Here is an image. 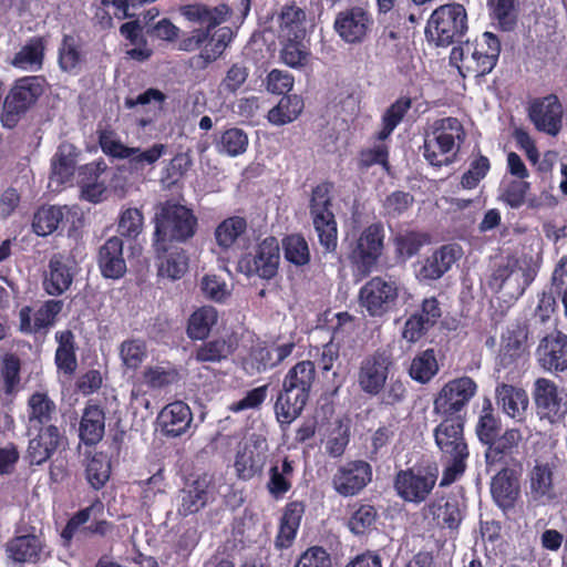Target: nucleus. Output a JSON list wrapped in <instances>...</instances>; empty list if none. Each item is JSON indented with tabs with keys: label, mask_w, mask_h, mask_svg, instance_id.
I'll return each mask as SVG.
<instances>
[{
	"label": "nucleus",
	"mask_w": 567,
	"mask_h": 567,
	"mask_svg": "<svg viewBox=\"0 0 567 567\" xmlns=\"http://www.w3.org/2000/svg\"><path fill=\"white\" fill-rule=\"evenodd\" d=\"M391 364V358L383 352L364 358L357 377L360 390L369 395L380 394L386 384Z\"/></svg>",
	"instance_id": "obj_19"
},
{
	"label": "nucleus",
	"mask_w": 567,
	"mask_h": 567,
	"mask_svg": "<svg viewBox=\"0 0 567 567\" xmlns=\"http://www.w3.org/2000/svg\"><path fill=\"white\" fill-rule=\"evenodd\" d=\"M63 302L61 300H47L37 310L25 306L19 311V329L27 334L47 331L55 322L56 316L61 312Z\"/></svg>",
	"instance_id": "obj_25"
},
{
	"label": "nucleus",
	"mask_w": 567,
	"mask_h": 567,
	"mask_svg": "<svg viewBox=\"0 0 567 567\" xmlns=\"http://www.w3.org/2000/svg\"><path fill=\"white\" fill-rule=\"evenodd\" d=\"M533 399L540 420L550 424L561 422L567 414V392L553 380L538 378L533 384Z\"/></svg>",
	"instance_id": "obj_10"
},
{
	"label": "nucleus",
	"mask_w": 567,
	"mask_h": 567,
	"mask_svg": "<svg viewBox=\"0 0 567 567\" xmlns=\"http://www.w3.org/2000/svg\"><path fill=\"white\" fill-rule=\"evenodd\" d=\"M55 339L59 343L55 351V363L59 370L71 374L76 369V357L74 352L73 334L71 331L56 332Z\"/></svg>",
	"instance_id": "obj_51"
},
{
	"label": "nucleus",
	"mask_w": 567,
	"mask_h": 567,
	"mask_svg": "<svg viewBox=\"0 0 567 567\" xmlns=\"http://www.w3.org/2000/svg\"><path fill=\"white\" fill-rule=\"evenodd\" d=\"M280 41V61L291 69H301L306 66L311 58V52L305 39L279 40Z\"/></svg>",
	"instance_id": "obj_45"
},
{
	"label": "nucleus",
	"mask_w": 567,
	"mask_h": 567,
	"mask_svg": "<svg viewBox=\"0 0 567 567\" xmlns=\"http://www.w3.org/2000/svg\"><path fill=\"white\" fill-rule=\"evenodd\" d=\"M29 437L28 457L32 464L41 465L56 452L63 444L64 435L56 425L37 426L27 429Z\"/></svg>",
	"instance_id": "obj_22"
},
{
	"label": "nucleus",
	"mask_w": 567,
	"mask_h": 567,
	"mask_svg": "<svg viewBox=\"0 0 567 567\" xmlns=\"http://www.w3.org/2000/svg\"><path fill=\"white\" fill-rule=\"evenodd\" d=\"M466 136L463 124L455 117L436 120L424 141L423 155L432 166L450 165L455 161Z\"/></svg>",
	"instance_id": "obj_2"
},
{
	"label": "nucleus",
	"mask_w": 567,
	"mask_h": 567,
	"mask_svg": "<svg viewBox=\"0 0 567 567\" xmlns=\"http://www.w3.org/2000/svg\"><path fill=\"white\" fill-rule=\"evenodd\" d=\"M462 249L457 245H445L427 257L416 269L420 281H430L441 278L452 265L461 257Z\"/></svg>",
	"instance_id": "obj_28"
},
{
	"label": "nucleus",
	"mask_w": 567,
	"mask_h": 567,
	"mask_svg": "<svg viewBox=\"0 0 567 567\" xmlns=\"http://www.w3.org/2000/svg\"><path fill=\"white\" fill-rule=\"evenodd\" d=\"M467 13L458 3L444 4L436 8L425 28L429 42L437 47H447L458 42L466 33Z\"/></svg>",
	"instance_id": "obj_4"
},
{
	"label": "nucleus",
	"mask_w": 567,
	"mask_h": 567,
	"mask_svg": "<svg viewBox=\"0 0 567 567\" xmlns=\"http://www.w3.org/2000/svg\"><path fill=\"white\" fill-rule=\"evenodd\" d=\"M269 457L267 440L251 434L240 442L234 456V470L238 480L250 481L262 474Z\"/></svg>",
	"instance_id": "obj_9"
},
{
	"label": "nucleus",
	"mask_w": 567,
	"mask_h": 567,
	"mask_svg": "<svg viewBox=\"0 0 567 567\" xmlns=\"http://www.w3.org/2000/svg\"><path fill=\"white\" fill-rule=\"evenodd\" d=\"M105 414L96 404H89L83 410L79 426V437L85 445L97 444L104 435Z\"/></svg>",
	"instance_id": "obj_39"
},
{
	"label": "nucleus",
	"mask_w": 567,
	"mask_h": 567,
	"mask_svg": "<svg viewBox=\"0 0 567 567\" xmlns=\"http://www.w3.org/2000/svg\"><path fill=\"white\" fill-rule=\"evenodd\" d=\"M197 218L193 210L173 202L161 204L155 214L154 247L163 249L167 241L184 243L194 237Z\"/></svg>",
	"instance_id": "obj_3"
},
{
	"label": "nucleus",
	"mask_w": 567,
	"mask_h": 567,
	"mask_svg": "<svg viewBox=\"0 0 567 567\" xmlns=\"http://www.w3.org/2000/svg\"><path fill=\"white\" fill-rule=\"evenodd\" d=\"M331 186L320 184L312 190L310 215L319 243L327 252L336 250L338 245V228L334 214L331 210Z\"/></svg>",
	"instance_id": "obj_7"
},
{
	"label": "nucleus",
	"mask_w": 567,
	"mask_h": 567,
	"mask_svg": "<svg viewBox=\"0 0 567 567\" xmlns=\"http://www.w3.org/2000/svg\"><path fill=\"white\" fill-rule=\"evenodd\" d=\"M286 259L296 265L303 266L310 260V251L306 239L300 235H290L282 241Z\"/></svg>",
	"instance_id": "obj_60"
},
{
	"label": "nucleus",
	"mask_w": 567,
	"mask_h": 567,
	"mask_svg": "<svg viewBox=\"0 0 567 567\" xmlns=\"http://www.w3.org/2000/svg\"><path fill=\"white\" fill-rule=\"evenodd\" d=\"M502 403L503 412L515 420L523 422L529 406V398L525 389L511 384H502L498 388V404Z\"/></svg>",
	"instance_id": "obj_38"
},
{
	"label": "nucleus",
	"mask_w": 567,
	"mask_h": 567,
	"mask_svg": "<svg viewBox=\"0 0 567 567\" xmlns=\"http://www.w3.org/2000/svg\"><path fill=\"white\" fill-rule=\"evenodd\" d=\"M496 37L486 31L476 40L475 47L466 43L465 47H454L450 54L451 64L455 65L461 75L465 76L463 69L476 72L480 78L491 73L496 65Z\"/></svg>",
	"instance_id": "obj_6"
},
{
	"label": "nucleus",
	"mask_w": 567,
	"mask_h": 567,
	"mask_svg": "<svg viewBox=\"0 0 567 567\" xmlns=\"http://www.w3.org/2000/svg\"><path fill=\"white\" fill-rule=\"evenodd\" d=\"M246 220L241 217H230L218 225L215 230L217 244L224 248L230 247L246 230Z\"/></svg>",
	"instance_id": "obj_61"
},
{
	"label": "nucleus",
	"mask_w": 567,
	"mask_h": 567,
	"mask_svg": "<svg viewBox=\"0 0 567 567\" xmlns=\"http://www.w3.org/2000/svg\"><path fill=\"white\" fill-rule=\"evenodd\" d=\"M86 480L90 485L100 489L110 478L111 464L106 455L96 453L92 455L86 463Z\"/></svg>",
	"instance_id": "obj_57"
},
{
	"label": "nucleus",
	"mask_w": 567,
	"mask_h": 567,
	"mask_svg": "<svg viewBox=\"0 0 567 567\" xmlns=\"http://www.w3.org/2000/svg\"><path fill=\"white\" fill-rule=\"evenodd\" d=\"M157 257L158 275L172 280L179 279L188 268V257L183 248H168L164 244L163 249L154 247Z\"/></svg>",
	"instance_id": "obj_37"
},
{
	"label": "nucleus",
	"mask_w": 567,
	"mask_h": 567,
	"mask_svg": "<svg viewBox=\"0 0 567 567\" xmlns=\"http://www.w3.org/2000/svg\"><path fill=\"white\" fill-rule=\"evenodd\" d=\"M248 147L247 134L237 127L226 130L216 144V148L220 154L236 157L246 152Z\"/></svg>",
	"instance_id": "obj_56"
},
{
	"label": "nucleus",
	"mask_w": 567,
	"mask_h": 567,
	"mask_svg": "<svg viewBox=\"0 0 567 567\" xmlns=\"http://www.w3.org/2000/svg\"><path fill=\"white\" fill-rule=\"evenodd\" d=\"M58 420L56 405L43 392L33 393L28 400L25 426L37 431V426L55 425Z\"/></svg>",
	"instance_id": "obj_33"
},
{
	"label": "nucleus",
	"mask_w": 567,
	"mask_h": 567,
	"mask_svg": "<svg viewBox=\"0 0 567 567\" xmlns=\"http://www.w3.org/2000/svg\"><path fill=\"white\" fill-rule=\"evenodd\" d=\"M41 540L33 535L19 536L7 545L9 558L19 564H34L40 559Z\"/></svg>",
	"instance_id": "obj_42"
},
{
	"label": "nucleus",
	"mask_w": 567,
	"mask_h": 567,
	"mask_svg": "<svg viewBox=\"0 0 567 567\" xmlns=\"http://www.w3.org/2000/svg\"><path fill=\"white\" fill-rule=\"evenodd\" d=\"M553 470L549 464H536L530 472V491L535 498L555 497Z\"/></svg>",
	"instance_id": "obj_53"
},
{
	"label": "nucleus",
	"mask_w": 567,
	"mask_h": 567,
	"mask_svg": "<svg viewBox=\"0 0 567 567\" xmlns=\"http://www.w3.org/2000/svg\"><path fill=\"white\" fill-rule=\"evenodd\" d=\"M64 212H69L66 207H41L34 214L32 227L37 235L48 236L54 233L64 218Z\"/></svg>",
	"instance_id": "obj_49"
},
{
	"label": "nucleus",
	"mask_w": 567,
	"mask_h": 567,
	"mask_svg": "<svg viewBox=\"0 0 567 567\" xmlns=\"http://www.w3.org/2000/svg\"><path fill=\"white\" fill-rule=\"evenodd\" d=\"M527 115L538 132L549 136H557L563 128L564 110L556 94L533 99Z\"/></svg>",
	"instance_id": "obj_16"
},
{
	"label": "nucleus",
	"mask_w": 567,
	"mask_h": 567,
	"mask_svg": "<svg viewBox=\"0 0 567 567\" xmlns=\"http://www.w3.org/2000/svg\"><path fill=\"white\" fill-rule=\"evenodd\" d=\"M439 371L434 350L427 349L417 354L411 362L410 375L420 383L429 382Z\"/></svg>",
	"instance_id": "obj_55"
},
{
	"label": "nucleus",
	"mask_w": 567,
	"mask_h": 567,
	"mask_svg": "<svg viewBox=\"0 0 567 567\" xmlns=\"http://www.w3.org/2000/svg\"><path fill=\"white\" fill-rule=\"evenodd\" d=\"M460 416H446L434 430L435 443L444 455H468Z\"/></svg>",
	"instance_id": "obj_27"
},
{
	"label": "nucleus",
	"mask_w": 567,
	"mask_h": 567,
	"mask_svg": "<svg viewBox=\"0 0 567 567\" xmlns=\"http://www.w3.org/2000/svg\"><path fill=\"white\" fill-rule=\"evenodd\" d=\"M477 384L470 377L449 381L434 399V412L444 416H454L465 409L475 395Z\"/></svg>",
	"instance_id": "obj_14"
},
{
	"label": "nucleus",
	"mask_w": 567,
	"mask_h": 567,
	"mask_svg": "<svg viewBox=\"0 0 567 567\" xmlns=\"http://www.w3.org/2000/svg\"><path fill=\"white\" fill-rule=\"evenodd\" d=\"M528 328L526 324L515 323L507 328L502 336V346L498 350L502 367H507L522 358L528 349Z\"/></svg>",
	"instance_id": "obj_30"
},
{
	"label": "nucleus",
	"mask_w": 567,
	"mask_h": 567,
	"mask_svg": "<svg viewBox=\"0 0 567 567\" xmlns=\"http://www.w3.org/2000/svg\"><path fill=\"white\" fill-rule=\"evenodd\" d=\"M97 262L105 278H121L126 271L122 239L115 236L107 239L99 250Z\"/></svg>",
	"instance_id": "obj_34"
},
{
	"label": "nucleus",
	"mask_w": 567,
	"mask_h": 567,
	"mask_svg": "<svg viewBox=\"0 0 567 567\" xmlns=\"http://www.w3.org/2000/svg\"><path fill=\"white\" fill-rule=\"evenodd\" d=\"M302 514L303 507L300 503H291L286 507L276 537L277 547L287 548L291 545L299 528Z\"/></svg>",
	"instance_id": "obj_44"
},
{
	"label": "nucleus",
	"mask_w": 567,
	"mask_h": 567,
	"mask_svg": "<svg viewBox=\"0 0 567 567\" xmlns=\"http://www.w3.org/2000/svg\"><path fill=\"white\" fill-rule=\"evenodd\" d=\"M377 519V511L373 506L368 504H361L359 507L352 513L348 526L350 530L360 535L370 529Z\"/></svg>",
	"instance_id": "obj_64"
},
{
	"label": "nucleus",
	"mask_w": 567,
	"mask_h": 567,
	"mask_svg": "<svg viewBox=\"0 0 567 567\" xmlns=\"http://www.w3.org/2000/svg\"><path fill=\"white\" fill-rule=\"evenodd\" d=\"M316 379L315 364L301 361L288 370L282 381V390L275 404L277 420L290 424L302 412Z\"/></svg>",
	"instance_id": "obj_1"
},
{
	"label": "nucleus",
	"mask_w": 567,
	"mask_h": 567,
	"mask_svg": "<svg viewBox=\"0 0 567 567\" xmlns=\"http://www.w3.org/2000/svg\"><path fill=\"white\" fill-rule=\"evenodd\" d=\"M399 291L395 280L373 277L360 289V305L370 316L382 317L394 306Z\"/></svg>",
	"instance_id": "obj_13"
},
{
	"label": "nucleus",
	"mask_w": 567,
	"mask_h": 567,
	"mask_svg": "<svg viewBox=\"0 0 567 567\" xmlns=\"http://www.w3.org/2000/svg\"><path fill=\"white\" fill-rule=\"evenodd\" d=\"M47 41L42 37L30 38L13 55L11 65L24 71L37 72L42 69Z\"/></svg>",
	"instance_id": "obj_36"
},
{
	"label": "nucleus",
	"mask_w": 567,
	"mask_h": 567,
	"mask_svg": "<svg viewBox=\"0 0 567 567\" xmlns=\"http://www.w3.org/2000/svg\"><path fill=\"white\" fill-rule=\"evenodd\" d=\"M99 143L103 153L107 156L126 159L130 171L134 173H141L147 166H153L167 151V146L161 143H155L146 150L130 147L111 128L100 131Z\"/></svg>",
	"instance_id": "obj_5"
},
{
	"label": "nucleus",
	"mask_w": 567,
	"mask_h": 567,
	"mask_svg": "<svg viewBox=\"0 0 567 567\" xmlns=\"http://www.w3.org/2000/svg\"><path fill=\"white\" fill-rule=\"evenodd\" d=\"M425 516L432 517L436 525L455 529L462 522L463 514L456 499L433 502L424 508Z\"/></svg>",
	"instance_id": "obj_43"
},
{
	"label": "nucleus",
	"mask_w": 567,
	"mask_h": 567,
	"mask_svg": "<svg viewBox=\"0 0 567 567\" xmlns=\"http://www.w3.org/2000/svg\"><path fill=\"white\" fill-rule=\"evenodd\" d=\"M523 464L511 457L498 470V507L506 512L514 508L520 498Z\"/></svg>",
	"instance_id": "obj_23"
},
{
	"label": "nucleus",
	"mask_w": 567,
	"mask_h": 567,
	"mask_svg": "<svg viewBox=\"0 0 567 567\" xmlns=\"http://www.w3.org/2000/svg\"><path fill=\"white\" fill-rule=\"evenodd\" d=\"M539 365L549 372L567 369V336L556 331L544 337L537 348Z\"/></svg>",
	"instance_id": "obj_26"
},
{
	"label": "nucleus",
	"mask_w": 567,
	"mask_h": 567,
	"mask_svg": "<svg viewBox=\"0 0 567 567\" xmlns=\"http://www.w3.org/2000/svg\"><path fill=\"white\" fill-rule=\"evenodd\" d=\"M437 477L439 470L435 465L401 470L395 474L394 489L404 502L421 504L432 493Z\"/></svg>",
	"instance_id": "obj_8"
},
{
	"label": "nucleus",
	"mask_w": 567,
	"mask_h": 567,
	"mask_svg": "<svg viewBox=\"0 0 567 567\" xmlns=\"http://www.w3.org/2000/svg\"><path fill=\"white\" fill-rule=\"evenodd\" d=\"M476 434L480 442L486 447L485 458L488 466L496 463V417L489 398H484L480 417L476 424Z\"/></svg>",
	"instance_id": "obj_32"
},
{
	"label": "nucleus",
	"mask_w": 567,
	"mask_h": 567,
	"mask_svg": "<svg viewBox=\"0 0 567 567\" xmlns=\"http://www.w3.org/2000/svg\"><path fill=\"white\" fill-rule=\"evenodd\" d=\"M235 350V343L229 339H215L200 344L196 352L195 359L198 362H220L228 358Z\"/></svg>",
	"instance_id": "obj_52"
},
{
	"label": "nucleus",
	"mask_w": 567,
	"mask_h": 567,
	"mask_svg": "<svg viewBox=\"0 0 567 567\" xmlns=\"http://www.w3.org/2000/svg\"><path fill=\"white\" fill-rule=\"evenodd\" d=\"M157 421L165 435L176 437L188 430L193 415L186 403L176 401L169 403L159 412Z\"/></svg>",
	"instance_id": "obj_31"
},
{
	"label": "nucleus",
	"mask_w": 567,
	"mask_h": 567,
	"mask_svg": "<svg viewBox=\"0 0 567 567\" xmlns=\"http://www.w3.org/2000/svg\"><path fill=\"white\" fill-rule=\"evenodd\" d=\"M535 274L529 268L518 266V260L498 267V311L511 308L525 289L533 282Z\"/></svg>",
	"instance_id": "obj_12"
},
{
	"label": "nucleus",
	"mask_w": 567,
	"mask_h": 567,
	"mask_svg": "<svg viewBox=\"0 0 567 567\" xmlns=\"http://www.w3.org/2000/svg\"><path fill=\"white\" fill-rule=\"evenodd\" d=\"M410 107L409 99H400L385 111L382 117V130L378 135L379 140L383 141L390 136Z\"/></svg>",
	"instance_id": "obj_62"
},
{
	"label": "nucleus",
	"mask_w": 567,
	"mask_h": 567,
	"mask_svg": "<svg viewBox=\"0 0 567 567\" xmlns=\"http://www.w3.org/2000/svg\"><path fill=\"white\" fill-rule=\"evenodd\" d=\"M142 379L147 386L161 389L175 383L178 380V372L171 363L162 362L146 367Z\"/></svg>",
	"instance_id": "obj_54"
},
{
	"label": "nucleus",
	"mask_w": 567,
	"mask_h": 567,
	"mask_svg": "<svg viewBox=\"0 0 567 567\" xmlns=\"http://www.w3.org/2000/svg\"><path fill=\"white\" fill-rule=\"evenodd\" d=\"M372 466L362 460L347 462L332 476L333 489L341 496L358 495L372 481Z\"/></svg>",
	"instance_id": "obj_17"
},
{
	"label": "nucleus",
	"mask_w": 567,
	"mask_h": 567,
	"mask_svg": "<svg viewBox=\"0 0 567 567\" xmlns=\"http://www.w3.org/2000/svg\"><path fill=\"white\" fill-rule=\"evenodd\" d=\"M178 11L188 22L199 24V29H207L208 34L214 28L224 22L229 14L226 4L209 7L204 3H190L181 6Z\"/></svg>",
	"instance_id": "obj_29"
},
{
	"label": "nucleus",
	"mask_w": 567,
	"mask_h": 567,
	"mask_svg": "<svg viewBox=\"0 0 567 567\" xmlns=\"http://www.w3.org/2000/svg\"><path fill=\"white\" fill-rule=\"evenodd\" d=\"M212 477L203 474L187 481L176 497L177 514L186 517L198 513L208 502Z\"/></svg>",
	"instance_id": "obj_24"
},
{
	"label": "nucleus",
	"mask_w": 567,
	"mask_h": 567,
	"mask_svg": "<svg viewBox=\"0 0 567 567\" xmlns=\"http://www.w3.org/2000/svg\"><path fill=\"white\" fill-rule=\"evenodd\" d=\"M292 463L285 458L280 464L274 463L269 468L267 489L275 498H281L291 488Z\"/></svg>",
	"instance_id": "obj_46"
},
{
	"label": "nucleus",
	"mask_w": 567,
	"mask_h": 567,
	"mask_svg": "<svg viewBox=\"0 0 567 567\" xmlns=\"http://www.w3.org/2000/svg\"><path fill=\"white\" fill-rule=\"evenodd\" d=\"M72 144H61L52 158L49 188L58 192L62 185L70 182L76 163V152Z\"/></svg>",
	"instance_id": "obj_35"
},
{
	"label": "nucleus",
	"mask_w": 567,
	"mask_h": 567,
	"mask_svg": "<svg viewBox=\"0 0 567 567\" xmlns=\"http://www.w3.org/2000/svg\"><path fill=\"white\" fill-rule=\"evenodd\" d=\"M146 357V343L141 339H127L120 346V358L127 369L136 370Z\"/></svg>",
	"instance_id": "obj_59"
},
{
	"label": "nucleus",
	"mask_w": 567,
	"mask_h": 567,
	"mask_svg": "<svg viewBox=\"0 0 567 567\" xmlns=\"http://www.w3.org/2000/svg\"><path fill=\"white\" fill-rule=\"evenodd\" d=\"M43 93V80L39 76H24L16 81L3 103L2 123L13 127L23 114Z\"/></svg>",
	"instance_id": "obj_11"
},
{
	"label": "nucleus",
	"mask_w": 567,
	"mask_h": 567,
	"mask_svg": "<svg viewBox=\"0 0 567 567\" xmlns=\"http://www.w3.org/2000/svg\"><path fill=\"white\" fill-rule=\"evenodd\" d=\"M280 260L279 244L275 237L265 238L254 254H247L238 261V269L246 276L270 279L276 276Z\"/></svg>",
	"instance_id": "obj_15"
},
{
	"label": "nucleus",
	"mask_w": 567,
	"mask_h": 567,
	"mask_svg": "<svg viewBox=\"0 0 567 567\" xmlns=\"http://www.w3.org/2000/svg\"><path fill=\"white\" fill-rule=\"evenodd\" d=\"M143 226L142 212L137 208H127L120 216L117 230L124 237L136 238L142 233Z\"/></svg>",
	"instance_id": "obj_63"
},
{
	"label": "nucleus",
	"mask_w": 567,
	"mask_h": 567,
	"mask_svg": "<svg viewBox=\"0 0 567 567\" xmlns=\"http://www.w3.org/2000/svg\"><path fill=\"white\" fill-rule=\"evenodd\" d=\"M218 313L214 307L205 306L192 313L188 320L187 334L190 339H205L217 323Z\"/></svg>",
	"instance_id": "obj_47"
},
{
	"label": "nucleus",
	"mask_w": 567,
	"mask_h": 567,
	"mask_svg": "<svg viewBox=\"0 0 567 567\" xmlns=\"http://www.w3.org/2000/svg\"><path fill=\"white\" fill-rule=\"evenodd\" d=\"M76 272V261L70 254H53L43 280L44 290L50 296H61L71 287Z\"/></svg>",
	"instance_id": "obj_20"
},
{
	"label": "nucleus",
	"mask_w": 567,
	"mask_h": 567,
	"mask_svg": "<svg viewBox=\"0 0 567 567\" xmlns=\"http://www.w3.org/2000/svg\"><path fill=\"white\" fill-rule=\"evenodd\" d=\"M303 109V102L298 95L284 96L268 112V121L274 125H285L295 121Z\"/></svg>",
	"instance_id": "obj_48"
},
{
	"label": "nucleus",
	"mask_w": 567,
	"mask_h": 567,
	"mask_svg": "<svg viewBox=\"0 0 567 567\" xmlns=\"http://www.w3.org/2000/svg\"><path fill=\"white\" fill-rule=\"evenodd\" d=\"M59 66L62 71L79 74L86 62V52L80 39L64 35L59 48Z\"/></svg>",
	"instance_id": "obj_40"
},
{
	"label": "nucleus",
	"mask_w": 567,
	"mask_h": 567,
	"mask_svg": "<svg viewBox=\"0 0 567 567\" xmlns=\"http://www.w3.org/2000/svg\"><path fill=\"white\" fill-rule=\"evenodd\" d=\"M383 237L382 225L372 224L368 226L357 239L351 250L350 258L364 274L371 271V268L381 256Z\"/></svg>",
	"instance_id": "obj_21"
},
{
	"label": "nucleus",
	"mask_w": 567,
	"mask_h": 567,
	"mask_svg": "<svg viewBox=\"0 0 567 567\" xmlns=\"http://www.w3.org/2000/svg\"><path fill=\"white\" fill-rule=\"evenodd\" d=\"M372 25L371 14L361 7H352L339 12L333 23L337 34L348 44L362 43Z\"/></svg>",
	"instance_id": "obj_18"
},
{
	"label": "nucleus",
	"mask_w": 567,
	"mask_h": 567,
	"mask_svg": "<svg viewBox=\"0 0 567 567\" xmlns=\"http://www.w3.org/2000/svg\"><path fill=\"white\" fill-rule=\"evenodd\" d=\"M209 41L200 52V59L205 63H210L221 55L225 49L233 40V31L228 27H223L209 35Z\"/></svg>",
	"instance_id": "obj_58"
},
{
	"label": "nucleus",
	"mask_w": 567,
	"mask_h": 567,
	"mask_svg": "<svg viewBox=\"0 0 567 567\" xmlns=\"http://www.w3.org/2000/svg\"><path fill=\"white\" fill-rule=\"evenodd\" d=\"M105 165L101 163H91L85 165L81 175L94 176V179L84 181L82 179L81 194L82 197L91 203H100L104 199L106 193V186L104 182L99 181V172H103Z\"/></svg>",
	"instance_id": "obj_50"
},
{
	"label": "nucleus",
	"mask_w": 567,
	"mask_h": 567,
	"mask_svg": "<svg viewBox=\"0 0 567 567\" xmlns=\"http://www.w3.org/2000/svg\"><path fill=\"white\" fill-rule=\"evenodd\" d=\"M277 21L279 25V40L305 39L306 13L302 9L295 6H286L279 13Z\"/></svg>",
	"instance_id": "obj_41"
}]
</instances>
